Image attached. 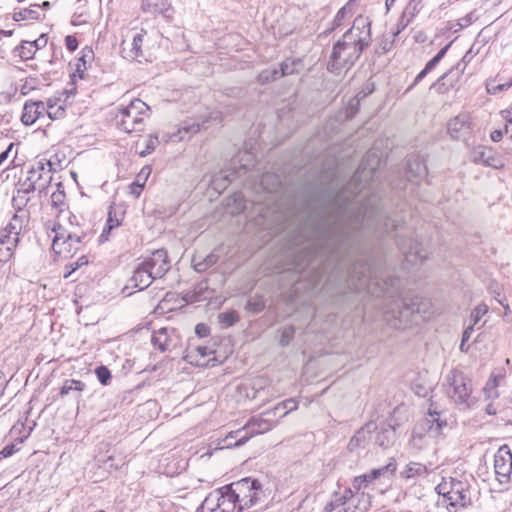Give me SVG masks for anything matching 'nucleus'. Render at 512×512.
<instances>
[{
  "instance_id": "obj_1",
  "label": "nucleus",
  "mask_w": 512,
  "mask_h": 512,
  "mask_svg": "<svg viewBox=\"0 0 512 512\" xmlns=\"http://www.w3.org/2000/svg\"><path fill=\"white\" fill-rule=\"evenodd\" d=\"M370 166L362 162L347 187L340 191L327 209L319 214L309 215L300 225L293 243L300 247L295 269L300 273L310 268H319L318 273L328 270L336 277L346 278L348 287L355 291H367L374 296L388 293L395 285V279L366 261H357L348 268L350 250L357 242L356 232L362 228H371L390 234L399 227L395 219L384 217L379 200L370 196L359 207L354 198L365 187H358L363 174L370 179L378 165Z\"/></svg>"
},
{
  "instance_id": "obj_2",
  "label": "nucleus",
  "mask_w": 512,
  "mask_h": 512,
  "mask_svg": "<svg viewBox=\"0 0 512 512\" xmlns=\"http://www.w3.org/2000/svg\"><path fill=\"white\" fill-rule=\"evenodd\" d=\"M371 42V22L362 15L357 16L342 37L333 45L327 69L336 75L349 70L360 58Z\"/></svg>"
},
{
  "instance_id": "obj_3",
  "label": "nucleus",
  "mask_w": 512,
  "mask_h": 512,
  "mask_svg": "<svg viewBox=\"0 0 512 512\" xmlns=\"http://www.w3.org/2000/svg\"><path fill=\"white\" fill-rule=\"evenodd\" d=\"M431 314L430 300L421 296L406 297L397 312L393 326L397 329H405L413 324H418L420 320L428 319Z\"/></svg>"
},
{
  "instance_id": "obj_4",
  "label": "nucleus",
  "mask_w": 512,
  "mask_h": 512,
  "mask_svg": "<svg viewBox=\"0 0 512 512\" xmlns=\"http://www.w3.org/2000/svg\"><path fill=\"white\" fill-rule=\"evenodd\" d=\"M149 106L141 99H133L128 105L122 106L116 114L118 127L126 133L144 130L145 120L149 117Z\"/></svg>"
},
{
  "instance_id": "obj_5",
  "label": "nucleus",
  "mask_w": 512,
  "mask_h": 512,
  "mask_svg": "<svg viewBox=\"0 0 512 512\" xmlns=\"http://www.w3.org/2000/svg\"><path fill=\"white\" fill-rule=\"evenodd\" d=\"M436 491L449 501L447 507L450 512H452L450 507H466L472 503L471 485L466 478H443L437 485Z\"/></svg>"
},
{
  "instance_id": "obj_6",
  "label": "nucleus",
  "mask_w": 512,
  "mask_h": 512,
  "mask_svg": "<svg viewBox=\"0 0 512 512\" xmlns=\"http://www.w3.org/2000/svg\"><path fill=\"white\" fill-rule=\"evenodd\" d=\"M370 502L364 493H354L351 488L335 492L326 505L325 512H366Z\"/></svg>"
},
{
  "instance_id": "obj_7",
  "label": "nucleus",
  "mask_w": 512,
  "mask_h": 512,
  "mask_svg": "<svg viewBox=\"0 0 512 512\" xmlns=\"http://www.w3.org/2000/svg\"><path fill=\"white\" fill-rule=\"evenodd\" d=\"M231 484L239 498L240 508L243 510L264 504L265 493L257 479L245 477Z\"/></svg>"
},
{
  "instance_id": "obj_8",
  "label": "nucleus",
  "mask_w": 512,
  "mask_h": 512,
  "mask_svg": "<svg viewBox=\"0 0 512 512\" xmlns=\"http://www.w3.org/2000/svg\"><path fill=\"white\" fill-rule=\"evenodd\" d=\"M443 413L438 411L433 407V404L430 405L428 409V415L423 420H421L415 427L413 431V440L422 439L425 435L430 438H435L439 436L443 429L447 427V420L442 417Z\"/></svg>"
},
{
  "instance_id": "obj_9",
  "label": "nucleus",
  "mask_w": 512,
  "mask_h": 512,
  "mask_svg": "<svg viewBox=\"0 0 512 512\" xmlns=\"http://www.w3.org/2000/svg\"><path fill=\"white\" fill-rule=\"evenodd\" d=\"M470 380L459 371H451L446 376V394L456 404L469 406L471 394Z\"/></svg>"
},
{
  "instance_id": "obj_10",
  "label": "nucleus",
  "mask_w": 512,
  "mask_h": 512,
  "mask_svg": "<svg viewBox=\"0 0 512 512\" xmlns=\"http://www.w3.org/2000/svg\"><path fill=\"white\" fill-rule=\"evenodd\" d=\"M142 264L153 274L155 279L162 278L170 269V261L165 249H157L142 261Z\"/></svg>"
},
{
  "instance_id": "obj_11",
  "label": "nucleus",
  "mask_w": 512,
  "mask_h": 512,
  "mask_svg": "<svg viewBox=\"0 0 512 512\" xmlns=\"http://www.w3.org/2000/svg\"><path fill=\"white\" fill-rule=\"evenodd\" d=\"M397 469V464L394 459H391L388 464L383 467L372 469L369 473L355 477L353 487L359 491L362 487H366L368 483L380 477L390 480Z\"/></svg>"
},
{
  "instance_id": "obj_12",
  "label": "nucleus",
  "mask_w": 512,
  "mask_h": 512,
  "mask_svg": "<svg viewBox=\"0 0 512 512\" xmlns=\"http://www.w3.org/2000/svg\"><path fill=\"white\" fill-rule=\"evenodd\" d=\"M494 469L500 483L508 482L512 472V453L507 446L500 447L496 452Z\"/></svg>"
},
{
  "instance_id": "obj_13",
  "label": "nucleus",
  "mask_w": 512,
  "mask_h": 512,
  "mask_svg": "<svg viewBox=\"0 0 512 512\" xmlns=\"http://www.w3.org/2000/svg\"><path fill=\"white\" fill-rule=\"evenodd\" d=\"M448 134L452 139L465 140L472 132L471 117L468 113H460L447 124Z\"/></svg>"
},
{
  "instance_id": "obj_14",
  "label": "nucleus",
  "mask_w": 512,
  "mask_h": 512,
  "mask_svg": "<svg viewBox=\"0 0 512 512\" xmlns=\"http://www.w3.org/2000/svg\"><path fill=\"white\" fill-rule=\"evenodd\" d=\"M471 159L474 163L483 164L494 169H500L504 166L501 157L490 147L478 146L471 153Z\"/></svg>"
},
{
  "instance_id": "obj_15",
  "label": "nucleus",
  "mask_w": 512,
  "mask_h": 512,
  "mask_svg": "<svg viewBox=\"0 0 512 512\" xmlns=\"http://www.w3.org/2000/svg\"><path fill=\"white\" fill-rule=\"evenodd\" d=\"M400 250L405 255L406 261L416 264L418 261L423 262L427 259V252L416 239H410L409 244L401 239L400 235L395 236Z\"/></svg>"
},
{
  "instance_id": "obj_16",
  "label": "nucleus",
  "mask_w": 512,
  "mask_h": 512,
  "mask_svg": "<svg viewBox=\"0 0 512 512\" xmlns=\"http://www.w3.org/2000/svg\"><path fill=\"white\" fill-rule=\"evenodd\" d=\"M220 496V512H242L243 508H240L239 498L236 495L232 484L225 485L219 488Z\"/></svg>"
},
{
  "instance_id": "obj_17",
  "label": "nucleus",
  "mask_w": 512,
  "mask_h": 512,
  "mask_svg": "<svg viewBox=\"0 0 512 512\" xmlns=\"http://www.w3.org/2000/svg\"><path fill=\"white\" fill-rule=\"evenodd\" d=\"M65 236L66 239L62 241L52 240V249L58 255L73 256L79 250L81 236L76 232Z\"/></svg>"
},
{
  "instance_id": "obj_18",
  "label": "nucleus",
  "mask_w": 512,
  "mask_h": 512,
  "mask_svg": "<svg viewBox=\"0 0 512 512\" xmlns=\"http://www.w3.org/2000/svg\"><path fill=\"white\" fill-rule=\"evenodd\" d=\"M407 178L411 182L418 183L427 176L428 170L420 155H410L407 159Z\"/></svg>"
},
{
  "instance_id": "obj_19",
  "label": "nucleus",
  "mask_w": 512,
  "mask_h": 512,
  "mask_svg": "<svg viewBox=\"0 0 512 512\" xmlns=\"http://www.w3.org/2000/svg\"><path fill=\"white\" fill-rule=\"evenodd\" d=\"M46 113V105L42 101H28L24 104L21 121L24 125H32Z\"/></svg>"
},
{
  "instance_id": "obj_20",
  "label": "nucleus",
  "mask_w": 512,
  "mask_h": 512,
  "mask_svg": "<svg viewBox=\"0 0 512 512\" xmlns=\"http://www.w3.org/2000/svg\"><path fill=\"white\" fill-rule=\"evenodd\" d=\"M155 279L153 274L142 264V262L135 268L133 275L130 277L128 283L132 288L144 290L148 288L152 281Z\"/></svg>"
},
{
  "instance_id": "obj_21",
  "label": "nucleus",
  "mask_w": 512,
  "mask_h": 512,
  "mask_svg": "<svg viewBox=\"0 0 512 512\" xmlns=\"http://www.w3.org/2000/svg\"><path fill=\"white\" fill-rule=\"evenodd\" d=\"M27 222L28 220L25 214H15L1 231V236L9 237V239L19 242V235Z\"/></svg>"
},
{
  "instance_id": "obj_22",
  "label": "nucleus",
  "mask_w": 512,
  "mask_h": 512,
  "mask_svg": "<svg viewBox=\"0 0 512 512\" xmlns=\"http://www.w3.org/2000/svg\"><path fill=\"white\" fill-rule=\"evenodd\" d=\"M142 9L149 13H158L166 18L172 15V8L168 0H143Z\"/></svg>"
},
{
  "instance_id": "obj_23",
  "label": "nucleus",
  "mask_w": 512,
  "mask_h": 512,
  "mask_svg": "<svg viewBox=\"0 0 512 512\" xmlns=\"http://www.w3.org/2000/svg\"><path fill=\"white\" fill-rule=\"evenodd\" d=\"M271 428V425L268 421L263 419L253 418L247 424L248 432L241 439H239L235 444L237 446L244 444L253 434H260L265 431H268Z\"/></svg>"
},
{
  "instance_id": "obj_24",
  "label": "nucleus",
  "mask_w": 512,
  "mask_h": 512,
  "mask_svg": "<svg viewBox=\"0 0 512 512\" xmlns=\"http://www.w3.org/2000/svg\"><path fill=\"white\" fill-rule=\"evenodd\" d=\"M450 44L446 45L439 52L427 62L424 69L421 70L418 75L415 77L413 83L407 88V91L411 90L415 85H417L435 66L440 62V60L444 57L447 50L449 49Z\"/></svg>"
},
{
  "instance_id": "obj_25",
  "label": "nucleus",
  "mask_w": 512,
  "mask_h": 512,
  "mask_svg": "<svg viewBox=\"0 0 512 512\" xmlns=\"http://www.w3.org/2000/svg\"><path fill=\"white\" fill-rule=\"evenodd\" d=\"M151 342L162 352L169 351L173 347L168 328H161L154 332Z\"/></svg>"
},
{
  "instance_id": "obj_26",
  "label": "nucleus",
  "mask_w": 512,
  "mask_h": 512,
  "mask_svg": "<svg viewBox=\"0 0 512 512\" xmlns=\"http://www.w3.org/2000/svg\"><path fill=\"white\" fill-rule=\"evenodd\" d=\"M303 69V61L300 58H287L281 64L279 70L280 78L299 73Z\"/></svg>"
},
{
  "instance_id": "obj_27",
  "label": "nucleus",
  "mask_w": 512,
  "mask_h": 512,
  "mask_svg": "<svg viewBox=\"0 0 512 512\" xmlns=\"http://www.w3.org/2000/svg\"><path fill=\"white\" fill-rule=\"evenodd\" d=\"M427 468L424 464L417 462H410L406 465L405 469L401 471L400 475L406 480L414 479L418 476H425Z\"/></svg>"
},
{
  "instance_id": "obj_28",
  "label": "nucleus",
  "mask_w": 512,
  "mask_h": 512,
  "mask_svg": "<svg viewBox=\"0 0 512 512\" xmlns=\"http://www.w3.org/2000/svg\"><path fill=\"white\" fill-rule=\"evenodd\" d=\"M395 441V429L392 426L382 428L376 435L375 442L383 448L390 447Z\"/></svg>"
},
{
  "instance_id": "obj_29",
  "label": "nucleus",
  "mask_w": 512,
  "mask_h": 512,
  "mask_svg": "<svg viewBox=\"0 0 512 512\" xmlns=\"http://www.w3.org/2000/svg\"><path fill=\"white\" fill-rule=\"evenodd\" d=\"M18 243L19 242H16L13 239H9V237L1 236V238H0V261L1 262H6L11 258Z\"/></svg>"
},
{
  "instance_id": "obj_30",
  "label": "nucleus",
  "mask_w": 512,
  "mask_h": 512,
  "mask_svg": "<svg viewBox=\"0 0 512 512\" xmlns=\"http://www.w3.org/2000/svg\"><path fill=\"white\" fill-rule=\"evenodd\" d=\"M51 177L48 180L44 181V184H40V186L35 185L34 176H28L27 179L21 184L18 189L19 192H23L25 196H29L34 191L38 190L40 193L45 190L47 185L50 183Z\"/></svg>"
},
{
  "instance_id": "obj_31",
  "label": "nucleus",
  "mask_w": 512,
  "mask_h": 512,
  "mask_svg": "<svg viewBox=\"0 0 512 512\" xmlns=\"http://www.w3.org/2000/svg\"><path fill=\"white\" fill-rule=\"evenodd\" d=\"M218 261V256L214 253H210L204 258L194 257L193 265L197 272H205L208 268L215 265Z\"/></svg>"
},
{
  "instance_id": "obj_32",
  "label": "nucleus",
  "mask_w": 512,
  "mask_h": 512,
  "mask_svg": "<svg viewBox=\"0 0 512 512\" xmlns=\"http://www.w3.org/2000/svg\"><path fill=\"white\" fill-rule=\"evenodd\" d=\"M261 186L268 192H275L281 186V180L277 175L265 173L260 180Z\"/></svg>"
},
{
  "instance_id": "obj_33",
  "label": "nucleus",
  "mask_w": 512,
  "mask_h": 512,
  "mask_svg": "<svg viewBox=\"0 0 512 512\" xmlns=\"http://www.w3.org/2000/svg\"><path fill=\"white\" fill-rule=\"evenodd\" d=\"M146 35V32L144 30H141V32L137 33L132 40L131 43V50L129 57L132 59H138L140 57H143V51H142V44L144 40V36Z\"/></svg>"
},
{
  "instance_id": "obj_34",
  "label": "nucleus",
  "mask_w": 512,
  "mask_h": 512,
  "mask_svg": "<svg viewBox=\"0 0 512 512\" xmlns=\"http://www.w3.org/2000/svg\"><path fill=\"white\" fill-rule=\"evenodd\" d=\"M94 57V53L91 48L85 47L82 49V56L77 60L76 63V72L79 74L80 78H84V72L87 69V62L91 61Z\"/></svg>"
},
{
  "instance_id": "obj_35",
  "label": "nucleus",
  "mask_w": 512,
  "mask_h": 512,
  "mask_svg": "<svg viewBox=\"0 0 512 512\" xmlns=\"http://www.w3.org/2000/svg\"><path fill=\"white\" fill-rule=\"evenodd\" d=\"M13 19L15 21H23L27 19L38 20L40 19V13L37 9H35L34 4H31L29 8L14 12Z\"/></svg>"
},
{
  "instance_id": "obj_36",
  "label": "nucleus",
  "mask_w": 512,
  "mask_h": 512,
  "mask_svg": "<svg viewBox=\"0 0 512 512\" xmlns=\"http://www.w3.org/2000/svg\"><path fill=\"white\" fill-rule=\"evenodd\" d=\"M351 15H352V10L349 7V4L344 5L335 15V17L332 21V27L325 33L328 34L331 31L335 30L336 28L340 27L343 24V22L346 20V18L350 17Z\"/></svg>"
},
{
  "instance_id": "obj_37",
  "label": "nucleus",
  "mask_w": 512,
  "mask_h": 512,
  "mask_svg": "<svg viewBox=\"0 0 512 512\" xmlns=\"http://www.w3.org/2000/svg\"><path fill=\"white\" fill-rule=\"evenodd\" d=\"M205 124V121L202 123L193 121L192 123H183L181 128L179 129V138L184 140L186 136L190 137L191 135L200 131L201 127Z\"/></svg>"
},
{
  "instance_id": "obj_38",
  "label": "nucleus",
  "mask_w": 512,
  "mask_h": 512,
  "mask_svg": "<svg viewBox=\"0 0 512 512\" xmlns=\"http://www.w3.org/2000/svg\"><path fill=\"white\" fill-rule=\"evenodd\" d=\"M86 385L80 380L76 379H67L60 391V395H68L71 391H78L81 392L85 389Z\"/></svg>"
},
{
  "instance_id": "obj_39",
  "label": "nucleus",
  "mask_w": 512,
  "mask_h": 512,
  "mask_svg": "<svg viewBox=\"0 0 512 512\" xmlns=\"http://www.w3.org/2000/svg\"><path fill=\"white\" fill-rule=\"evenodd\" d=\"M46 113L48 117L52 120L60 119L64 115L65 109L63 105L58 104L57 102H54L52 100H49L46 105Z\"/></svg>"
},
{
  "instance_id": "obj_40",
  "label": "nucleus",
  "mask_w": 512,
  "mask_h": 512,
  "mask_svg": "<svg viewBox=\"0 0 512 512\" xmlns=\"http://www.w3.org/2000/svg\"><path fill=\"white\" fill-rule=\"evenodd\" d=\"M202 506L210 511H215L216 509L220 510L219 488L208 494Z\"/></svg>"
},
{
  "instance_id": "obj_41",
  "label": "nucleus",
  "mask_w": 512,
  "mask_h": 512,
  "mask_svg": "<svg viewBox=\"0 0 512 512\" xmlns=\"http://www.w3.org/2000/svg\"><path fill=\"white\" fill-rule=\"evenodd\" d=\"M279 78H280V75H279V70L277 68L265 69L259 73L258 82L260 84H267V83L275 81Z\"/></svg>"
},
{
  "instance_id": "obj_42",
  "label": "nucleus",
  "mask_w": 512,
  "mask_h": 512,
  "mask_svg": "<svg viewBox=\"0 0 512 512\" xmlns=\"http://www.w3.org/2000/svg\"><path fill=\"white\" fill-rule=\"evenodd\" d=\"M88 264V258L86 256H81L76 261L70 262L65 266V273L63 277L65 279L69 278L73 272H75L80 267Z\"/></svg>"
},
{
  "instance_id": "obj_43",
  "label": "nucleus",
  "mask_w": 512,
  "mask_h": 512,
  "mask_svg": "<svg viewBox=\"0 0 512 512\" xmlns=\"http://www.w3.org/2000/svg\"><path fill=\"white\" fill-rule=\"evenodd\" d=\"M298 407V403L295 399H286L285 401L277 404L274 408L275 412L283 411L281 416L287 415L288 412L296 410Z\"/></svg>"
},
{
  "instance_id": "obj_44",
  "label": "nucleus",
  "mask_w": 512,
  "mask_h": 512,
  "mask_svg": "<svg viewBox=\"0 0 512 512\" xmlns=\"http://www.w3.org/2000/svg\"><path fill=\"white\" fill-rule=\"evenodd\" d=\"M17 49L19 56L24 60L32 59L36 53L30 41H22Z\"/></svg>"
},
{
  "instance_id": "obj_45",
  "label": "nucleus",
  "mask_w": 512,
  "mask_h": 512,
  "mask_svg": "<svg viewBox=\"0 0 512 512\" xmlns=\"http://www.w3.org/2000/svg\"><path fill=\"white\" fill-rule=\"evenodd\" d=\"M488 306L486 304H479L477 305L471 312L470 320L473 327L479 323V321L482 319V317L488 312Z\"/></svg>"
},
{
  "instance_id": "obj_46",
  "label": "nucleus",
  "mask_w": 512,
  "mask_h": 512,
  "mask_svg": "<svg viewBox=\"0 0 512 512\" xmlns=\"http://www.w3.org/2000/svg\"><path fill=\"white\" fill-rule=\"evenodd\" d=\"M265 308V301L262 296H256L248 300L246 309L253 312L259 313Z\"/></svg>"
},
{
  "instance_id": "obj_47",
  "label": "nucleus",
  "mask_w": 512,
  "mask_h": 512,
  "mask_svg": "<svg viewBox=\"0 0 512 512\" xmlns=\"http://www.w3.org/2000/svg\"><path fill=\"white\" fill-rule=\"evenodd\" d=\"M366 439V431L364 428L358 430L355 435L351 438V440L349 441L348 443V449L350 451H354L355 449H357L358 447L361 446V444L365 441Z\"/></svg>"
},
{
  "instance_id": "obj_48",
  "label": "nucleus",
  "mask_w": 512,
  "mask_h": 512,
  "mask_svg": "<svg viewBox=\"0 0 512 512\" xmlns=\"http://www.w3.org/2000/svg\"><path fill=\"white\" fill-rule=\"evenodd\" d=\"M218 318L219 321L227 327L234 325L239 320V316L236 311L222 312L218 315Z\"/></svg>"
},
{
  "instance_id": "obj_49",
  "label": "nucleus",
  "mask_w": 512,
  "mask_h": 512,
  "mask_svg": "<svg viewBox=\"0 0 512 512\" xmlns=\"http://www.w3.org/2000/svg\"><path fill=\"white\" fill-rule=\"evenodd\" d=\"M52 232L55 233L53 240L62 241L66 239L65 235L73 234L75 233L72 229H67L60 223H55L52 228Z\"/></svg>"
},
{
  "instance_id": "obj_50",
  "label": "nucleus",
  "mask_w": 512,
  "mask_h": 512,
  "mask_svg": "<svg viewBox=\"0 0 512 512\" xmlns=\"http://www.w3.org/2000/svg\"><path fill=\"white\" fill-rule=\"evenodd\" d=\"M295 334V328L293 326H286L281 330L280 345L282 347L287 346L293 339Z\"/></svg>"
},
{
  "instance_id": "obj_51",
  "label": "nucleus",
  "mask_w": 512,
  "mask_h": 512,
  "mask_svg": "<svg viewBox=\"0 0 512 512\" xmlns=\"http://www.w3.org/2000/svg\"><path fill=\"white\" fill-rule=\"evenodd\" d=\"M95 374L99 382L103 385H108L111 380V372L106 366H99L95 370Z\"/></svg>"
},
{
  "instance_id": "obj_52",
  "label": "nucleus",
  "mask_w": 512,
  "mask_h": 512,
  "mask_svg": "<svg viewBox=\"0 0 512 512\" xmlns=\"http://www.w3.org/2000/svg\"><path fill=\"white\" fill-rule=\"evenodd\" d=\"M53 164L50 160L42 159L38 161L35 166L32 167L31 170H38L39 173L50 175L53 171Z\"/></svg>"
},
{
  "instance_id": "obj_53",
  "label": "nucleus",
  "mask_w": 512,
  "mask_h": 512,
  "mask_svg": "<svg viewBox=\"0 0 512 512\" xmlns=\"http://www.w3.org/2000/svg\"><path fill=\"white\" fill-rule=\"evenodd\" d=\"M30 200L29 196H25L23 192L17 191V194L13 197L12 203L13 207L21 210Z\"/></svg>"
},
{
  "instance_id": "obj_54",
  "label": "nucleus",
  "mask_w": 512,
  "mask_h": 512,
  "mask_svg": "<svg viewBox=\"0 0 512 512\" xmlns=\"http://www.w3.org/2000/svg\"><path fill=\"white\" fill-rule=\"evenodd\" d=\"M58 189L52 193L51 195V201L54 206H59L64 203L65 200V193L62 188V184L58 183Z\"/></svg>"
},
{
  "instance_id": "obj_55",
  "label": "nucleus",
  "mask_w": 512,
  "mask_h": 512,
  "mask_svg": "<svg viewBox=\"0 0 512 512\" xmlns=\"http://www.w3.org/2000/svg\"><path fill=\"white\" fill-rule=\"evenodd\" d=\"M157 142H158L157 136L150 135V137L147 141V144H146V149L140 152V156L145 157V156L151 154L155 150Z\"/></svg>"
},
{
  "instance_id": "obj_56",
  "label": "nucleus",
  "mask_w": 512,
  "mask_h": 512,
  "mask_svg": "<svg viewBox=\"0 0 512 512\" xmlns=\"http://www.w3.org/2000/svg\"><path fill=\"white\" fill-rule=\"evenodd\" d=\"M119 226V222H116L115 224H112V216H111V212L109 213V218L107 220V225L106 227L103 229L101 235H100V241L101 242H104V241H107L108 240V234L110 233V231Z\"/></svg>"
},
{
  "instance_id": "obj_57",
  "label": "nucleus",
  "mask_w": 512,
  "mask_h": 512,
  "mask_svg": "<svg viewBox=\"0 0 512 512\" xmlns=\"http://www.w3.org/2000/svg\"><path fill=\"white\" fill-rule=\"evenodd\" d=\"M47 42H48V37L46 34H41L39 36V38H37L36 40L30 41V43L32 44V46L36 52L38 50L44 48L47 45Z\"/></svg>"
},
{
  "instance_id": "obj_58",
  "label": "nucleus",
  "mask_w": 512,
  "mask_h": 512,
  "mask_svg": "<svg viewBox=\"0 0 512 512\" xmlns=\"http://www.w3.org/2000/svg\"><path fill=\"white\" fill-rule=\"evenodd\" d=\"M28 174H29V176H34V180H35V185L36 186H40V184H44V181L48 180L49 177L52 178L51 175H47V177L45 178L44 174L43 173H39L38 170H30L28 172Z\"/></svg>"
},
{
  "instance_id": "obj_59",
  "label": "nucleus",
  "mask_w": 512,
  "mask_h": 512,
  "mask_svg": "<svg viewBox=\"0 0 512 512\" xmlns=\"http://www.w3.org/2000/svg\"><path fill=\"white\" fill-rule=\"evenodd\" d=\"M195 332L199 337L204 338L209 335L210 328L204 323H199L195 327Z\"/></svg>"
},
{
  "instance_id": "obj_60",
  "label": "nucleus",
  "mask_w": 512,
  "mask_h": 512,
  "mask_svg": "<svg viewBox=\"0 0 512 512\" xmlns=\"http://www.w3.org/2000/svg\"><path fill=\"white\" fill-rule=\"evenodd\" d=\"M65 45L69 51H74L78 47V41L75 36L68 35L65 37Z\"/></svg>"
},
{
  "instance_id": "obj_61",
  "label": "nucleus",
  "mask_w": 512,
  "mask_h": 512,
  "mask_svg": "<svg viewBox=\"0 0 512 512\" xmlns=\"http://www.w3.org/2000/svg\"><path fill=\"white\" fill-rule=\"evenodd\" d=\"M66 215H67V219H68V222H69V225L71 226V228L80 226V218L78 216L72 214L69 211L67 213H65L64 216H66Z\"/></svg>"
},
{
  "instance_id": "obj_62",
  "label": "nucleus",
  "mask_w": 512,
  "mask_h": 512,
  "mask_svg": "<svg viewBox=\"0 0 512 512\" xmlns=\"http://www.w3.org/2000/svg\"><path fill=\"white\" fill-rule=\"evenodd\" d=\"M489 291L491 294L495 295V299L497 300L501 295V286L497 282H491L489 285Z\"/></svg>"
},
{
  "instance_id": "obj_63",
  "label": "nucleus",
  "mask_w": 512,
  "mask_h": 512,
  "mask_svg": "<svg viewBox=\"0 0 512 512\" xmlns=\"http://www.w3.org/2000/svg\"><path fill=\"white\" fill-rule=\"evenodd\" d=\"M416 9H417L416 1L411 0L405 8V11L403 12V16H405L407 13H410L413 16L414 11H416Z\"/></svg>"
},
{
  "instance_id": "obj_64",
  "label": "nucleus",
  "mask_w": 512,
  "mask_h": 512,
  "mask_svg": "<svg viewBox=\"0 0 512 512\" xmlns=\"http://www.w3.org/2000/svg\"><path fill=\"white\" fill-rule=\"evenodd\" d=\"M2 456H5L6 458L13 455L15 452V446L13 444L5 446L2 450Z\"/></svg>"
}]
</instances>
